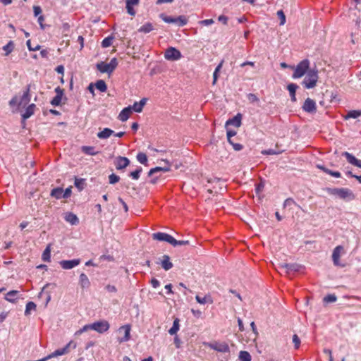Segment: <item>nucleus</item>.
<instances>
[{
  "label": "nucleus",
  "instance_id": "obj_22",
  "mask_svg": "<svg viewBox=\"0 0 361 361\" xmlns=\"http://www.w3.org/2000/svg\"><path fill=\"white\" fill-rule=\"evenodd\" d=\"M160 264H161V267L166 271H168L173 267V264H172V262H171L170 257L167 255H163L162 259H161Z\"/></svg>",
  "mask_w": 361,
  "mask_h": 361
},
{
  "label": "nucleus",
  "instance_id": "obj_18",
  "mask_svg": "<svg viewBox=\"0 0 361 361\" xmlns=\"http://www.w3.org/2000/svg\"><path fill=\"white\" fill-rule=\"evenodd\" d=\"M241 120H242V115L240 113H238L236 116H235L232 118L228 119L226 122V126L232 125L237 128H239L242 123Z\"/></svg>",
  "mask_w": 361,
  "mask_h": 361
},
{
  "label": "nucleus",
  "instance_id": "obj_7",
  "mask_svg": "<svg viewBox=\"0 0 361 361\" xmlns=\"http://www.w3.org/2000/svg\"><path fill=\"white\" fill-rule=\"evenodd\" d=\"M344 253V247L342 245L336 246L332 253L333 263L336 267H344L345 264H341L340 262V257Z\"/></svg>",
  "mask_w": 361,
  "mask_h": 361
},
{
  "label": "nucleus",
  "instance_id": "obj_58",
  "mask_svg": "<svg viewBox=\"0 0 361 361\" xmlns=\"http://www.w3.org/2000/svg\"><path fill=\"white\" fill-rule=\"evenodd\" d=\"M105 289L109 293H116L117 291V288L115 286L108 284L105 286Z\"/></svg>",
  "mask_w": 361,
  "mask_h": 361
},
{
  "label": "nucleus",
  "instance_id": "obj_29",
  "mask_svg": "<svg viewBox=\"0 0 361 361\" xmlns=\"http://www.w3.org/2000/svg\"><path fill=\"white\" fill-rule=\"evenodd\" d=\"M35 108V105L34 104H30L22 114L23 119L26 120L29 118L34 114Z\"/></svg>",
  "mask_w": 361,
  "mask_h": 361
},
{
  "label": "nucleus",
  "instance_id": "obj_30",
  "mask_svg": "<svg viewBox=\"0 0 361 361\" xmlns=\"http://www.w3.org/2000/svg\"><path fill=\"white\" fill-rule=\"evenodd\" d=\"M154 30L153 25L151 23H147L142 25L139 29V32L149 33Z\"/></svg>",
  "mask_w": 361,
  "mask_h": 361
},
{
  "label": "nucleus",
  "instance_id": "obj_14",
  "mask_svg": "<svg viewBox=\"0 0 361 361\" xmlns=\"http://www.w3.org/2000/svg\"><path fill=\"white\" fill-rule=\"evenodd\" d=\"M80 263V259H74L71 260H61L59 262L61 267L63 269H71L79 265Z\"/></svg>",
  "mask_w": 361,
  "mask_h": 361
},
{
  "label": "nucleus",
  "instance_id": "obj_3",
  "mask_svg": "<svg viewBox=\"0 0 361 361\" xmlns=\"http://www.w3.org/2000/svg\"><path fill=\"white\" fill-rule=\"evenodd\" d=\"M325 190L331 195H336L341 199H346L350 198L353 199L354 197L353 193L348 188H326Z\"/></svg>",
  "mask_w": 361,
  "mask_h": 361
},
{
  "label": "nucleus",
  "instance_id": "obj_44",
  "mask_svg": "<svg viewBox=\"0 0 361 361\" xmlns=\"http://www.w3.org/2000/svg\"><path fill=\"white\" fill-rule=\"evenodd\" d=\"M189 240H177L173 237L172 239L171 244L173 247L189 245Z\"/></svg>",
  "mask_w": 361,
  "mask_h": 361
},
{
  "label": "nucleus",
  "instance_id": "obj_45",
  "mask_svg": "<svg viewBox=\"0 0 361 361\" xmlns=\"http://www.w3.org/2000/svg\"><path fill=\"white\" fill-rule=\"evenodd\" d=\"M142 171L141 167H138L135 171L130 173L129 176L135 180H137L140 178V173Z\"/></svg>",
  "mask_w": 361,
  "mask_h": 361
},
{
  "label": "nucleus",
  "instance_id": "obj_41",
  "mask_svg": "<svg viewBox=\"0 0 361 361\" xmlns=\"http://www.w3.org/2000/svg\"><path fill=\"white\" fill-rule=\"evenodd\" d=\"M36 305L35 302L30 301V302H28L27 304H26V307H25V315H28L30 314V312L31 310H35L36 309Z\"/></svg>",
  "mask_w": 361,
  "mask_h": 361
},
{
  "label": "nucleus",
  "instance_id": "obj_21",
  "mask_svg": "<svg viewBox=\"0 0 361 361\" xmlns=\"http://www.w3.org/2000/svg\"><path fill=\"white\" fill-rule=\"evenodd\" d=\"M79 284L82 289L89 288L90 286V281L87 276L82 273L79 277Z\"/></svg>",
  "mask_w": 361,
  "mask_h": 361
},
{
  "label": "nucleus",
  "instance_id": "obj_56",
  "mask_svg": "<svg viewBox=\"0 0 361 361\" xmlns=\"http://www.w3.org/2000/svg\"><path fill=\"white\" fill-rule=\"evenodd\" d=\"M26 44L27 46V48L30 51H37L39 49H40V45L37 44L36 47H32L31 46V41L30 39H28L27 42H26Z\"/></svg>",
  "mask_w": 361,
  "mask_h": 361
},
{
  "label": "nucleus",
  "instance_id": "obj_46",
  "mask_svg": "<svg viewBox=\"0 0 361 361\" xmlns=\"http://www.w3.org/2000/svg\"><path fill=\"white\" fill-rule=\"evenodd\" d=\"M336 300H337V297L336 296V295L329 294L324 298L323 301L324 302L329 303V302H334L336 301Z\"/></svg>",
  "mask_w": 361,
  "mask_h": 361
},
{
  "label": "nucleus",
  "instance_id": "obj_55",
  "mask_svg": "<svg viewBox=\"0 0 361 361\" xmlns=\"http://www.w3.org/2000/svg\"><path fill=\"white\" fill-rule=\"evenodd\" d=\"M247 99L251 103H255L259 102V98L257 97L256 94L250 93L247 95Z\"/></svg>",
  "mask_w": 361,
  "mask_h": 361
},
{
  "label": "nucleus",
  "instance_id": "obj_63",
  "mask_svg": "<svg viewBox=\"0 0 361 361\" xmlns=\"http://www.w3.org/2000/svg\"><path fill=\"white\" fill-rule=\"evenodd\" d=\"M328 174L335 178H340L341 176V174L339 171H334L330 169L328 171Z\"/></svg>",
  "mask_w": 361,
  "mask_h": 361
},
{
  "label": "nucleus",
  "instance_id": "obj_53",
  "mask_svg": "<svg viewBox=\"0 0 361 361\" xmlns=\"http://www.w3.org/2000/svg\"><path fill=\"white\" fill-rule=\"evenodd\" d=\"M293 343H294L295 349L299 348L300 345V339L297 334H294L293 336Z\"/></svg>",
  "mask_w": 361,
  "mask_h": 361
},
{
  "label": "nucleus",
  "instance_id": "obj_15",
  "mask_svg": "<svg viewBox=\"0 0 361 361\" xmlns=\"http://www.w3.org/2000/svg\"><path fill=\"white\" fill-rule=\"evenodd\" d=\"M152 238L159 241H166L171 244L173 236L166 233L157 232L152 234Z\"/></svg>",
  "mask_w": 361,
  "mask_h": 361
},
{
  "label": "nucleus",
  "instance_id": "obj_28",
  "mask_svg": "<svg viewBox=\"0 0 361 361\" xmlns=\"http://www.w3.org/2000/svg\"><path fill=\"white\" fill-rule=\"evenodd\" d=\"M114 133V130L110 128H105L103 130L97 133V137L99 139H106Z\"/></svg>",
  "mask_w": 361,
  "mask_h": 361
},
{
  "label": "nucleus",
  "instance_id": "obj_27",
  "mask_svg": "<svg viewBox=\"0 0 361 361\" xmlns=\"http://www.w3.org/2000/svg\"><path fill=\"white\" fill-rule=\"evenodd\" d=\"M298 86L295 83H290L287 86V89L289 91L291 101L295 102L296 101L295 92Z\"/></svg>",
  "mask_w": 361,
  "mask_h": 361
},
{
  "label": "nucleus",
  "instance_id": "obj_61",
  "mask_svg": "<svg viewBox=\"0 0 361 361\" xmlns=\"http://www.w3.org/2000/svg\"><path fill=\"white\" fill-rule=\"evenodd\" d=\"M200 25L208 26L214 23V20L212 19H206L199 22Z\"/></svg>",
  "mask_w": 361,
  "mask_h": 361
},
{
  "label": "nucleus",
  "instance_id": "obj_6",
  "mask_svg": "<svg viewBox=\"0 0 361 361\" xmlns=\"http://www.w3.org/2000/svg\"><path fill=\"white\" fill-rule=\"evenodd\" d=\"M77 347V344L71 341L63 348L54 350L51 354L48 355V357L53 358L60 355L68 354L70 352V348L75 349Z\"/></svg>",
  "mask_w": 361,
  "mask_h": 361
},
{
  "label": "nucleus",
  "instance_id": "obj_4",
  "mask_svg": "<svg viewBox=\"0 0 361 361\" xmlns=\"http://www.w3.org/2000/svg\"><path fill=\"white\" fill-rule=\"evenodd\" d=\"M160 17L165 23H175L180 27H183L188 23V19L184 16H179L175 18L169 16H166L164 14H161Z\"/></svg>",
  "mask_w": 361,
  "mask_h": 361
},
{
  "label": "nucleus",
  "instance_id": "obj_19",
  "mask_svg": "<svg viewBox=\"0 0 361 361\" xmlns=\"http://www.w3.org/2000/svg\"><path fill=\"white\" fill-rule=\"evenodd\" d=\"M131 114H132V108L130 106H129L128 107L124 108L120 112L118 118L121 121L124 122V121H126L129 118Z\"/></svg>",
  "mask_w": 361,
  "mask_h": 361
},
{
  "label": "nucleus",
  "instance_id": "obj_26",
  "mask_svg": "<svg viewBox=\"0 0 361 361\" xmlns=\"http://www.w3.org/2000/svg\"><path fill=\"white\" fill-rule=\"evenodd\" d=\"M19 292L18 290H10L5 295V300L11 302H16L18 299V295Z\"/></svg>",
  "mask_w": 361,
  "mask_h": 361
},
{
  "label": "nucleus",
  "instance_id": "obj_33",
  "mask_svg": "<svg viewBox=\"0 0 361 361\" xmlns=\"http://www.w3.org/2000/svg\"><path fill=\"white\" fill-rule=\"evenodd\" d=\"M14 47V42L11 40L4 45L2 49L6 52L5 56L9 55L13 51Z\"/></svg>",
  "mask_w": 361,
  "mask_h": 361
},
{
  "label": "nucleus",
  "instance_id": "obj_54",
  "mask_svg": "<svg viewBox=\"0 0 361 361\" xmlns=\"http://www.w3.org/2000/svg\"><path fill=\"white\" fill-rule=\"evenodd\" d=\"M264 188V183L263 182H260L255 186V192L257 195H259L261 192H262L263 189Z\"/></svg>",
  "mask_w": 361,
  "mask_h": 361
},
{
  "label": "nucleus",
  "instance_id": "obj_24",
  "mask_svg": "<svg viewBox=\"0 0 361 361\" xmlns=\"http://www.w3.org/2000/svg\"><path fill=\"white\" fill-rule=\"evenodd\" d=\"M97 68L101 73H111L113 72V71L109 66V64L103 61L98 63L97 64Z\"/></svg>",
  "mask_w": 361,
  "mask_h": 361
},
{
  "label": "nucleus",
  "instance_id": "obj_50",
  "mask_svg": "<svg viewBox=\"0 0 361 361\" xmlns=\"http://www.w3.org/2000/svg\"><path fill=\"white\" fill-rule=\"evenodd\" d=\"M120 180V177L115 173H111L109 176V182L110 184H116Z\"/></svg>",
  "mask_w": 361,
  "mask_h": 361
},
{
  "label": "nucleus",
  "instance_id": "obj_32",
  "mask_svg": "<svg viewBox=\"0 0 361 361\" xmlns=\"http://www.w3.org/2000/svg\"><path fill=\"white\" fill-rule=\"evenodd\" d=\"M179 322H180L179 319H178V318H176L173 320V326L169 330V334L174 335L178 332V331L179 330V328H180Z\"/></svg>",
  "mask_w": 361,
  "mask_h": 361
},
{
  "label": "nucleus",
  "instance_id": "obj_37",
  "mask_svg": "<svg viewBox=\"0 0 361 361\" xmlns=\"http://www.w3.org/2000/svg\"><path fill=\"white\" fill-rule=\"evenodd\" d=\"M170 171L169 167H158L157 166V167L151 169L148 173V176H151L154 175L155 173L160 172V171L166 172V171Z\"/></svg>",
  "mask_w": 361,
  "mask_h": 361
},
{
  "label": "nucleus",
  "instance_id": "obj_40",
  "mask_svg": "<svg viewBox=\"0 0 361 361\" xmlns=\"http://www.w3.org/2000/svg\"><path fill=\"white\" fill-rule=\"evenodd\" d=\"M51 250H50V246H47L46 247V249L44 250L43 253H42V259L43 261L44 262H49L50 261V258H51Z\"/></svg>",
  "mask_w": 361,
  "mask_h": 361
},
{
  "label": "nucleus",
  "instance_id": "obj_48",
  "mask_svg": "<svg viewBox=\"0 0 361 361\" xmlns=\"http://www.w3.org/2000/svg\"><path fill=\"white\" fill-rule=\"evenodd\" d=\"M277 16L280 20V25H283L286 23V16L283 10L277 11Z\"/></svg>",
  "mask_w": 361,
  "mask_h": 361
},
{
  "label": "nucleus",
  "instance_id": "obj_36",
  "mask_svg": "<svg viewBox=\"0 0 361 361\" xmlns=\"http://www.w3.org/2000/svg\"><path fill=\"white\" fill-rule=\"evenodd\" d=\"M81 150L83 153L88 155H95L97 152L95 151V148L92 146H82Z\"/></svg>",
  "mask_w": 361,
  "mask_h": 361
},
{
  "label": "nucleus",
  "instance_id": "obj_57",
  "mask_svg": "<svg viewBox=\"0 0 361 361\" xmlns=\"http://www.w3.org/2000/svg\"><path fill=\"white\" fill-rule=\"evenodd\" d=\"M110 68L114 71L118 66V61L116 58H113L109 63Z\"/></svg>",
  "mask_w": 361,
  "mask_h": 361
},
{
  "label": "nucleus",
  "instance_id": "obj_1",
  "mask_svg": "<svg viewBox=\"0 0 361 361\" xmlns=\"http://www.w3.org/2000/svg\"><path fill=\"white\" fill-rule=\"evenodd\" d=\"M305 75V77L302 82V85L306 89L314 88L317 85L319 78L318 70L317 68L310 69V71Z\"/></svg>",
  "mask_w": 361,
  "mask_h": 361
},
{
  "label": "nucleus",
  "instance_id": "obj_11",
  "mask_svg": "<svg viewBox=\"0 0 361 361\" xmlns=\"http://www.w3.org/2000/svg\"><path fill=\"white\" fill-rule=\"evenodd\" d=\"M279 268L281 269V270L284 269L286 274H290L299 271L300 270L301 266L295 263H283L279 264Z\"/></svg>",
  "mask_w": 361,
  "mask_h": 361
},
{
  "label": "nucleus",
  "instance_id": "obj_42",
  "mask_svg": "<svg viewBox=\"0 0 361 361\" xmlns=\"http://www.w3.org/2000/svg\"><path fill=\"white\" fill-rule=\"evenodd\" d=\"M137 160L142 164H147V155L143 152H139L137 154Z\"/></svg>",
  "mask_w": 361,
  "mask_h": 361
},
{
  "label": "nucleus",
  "instance_id": "obj_51",
  "mask_svg": "<svg viewBox=\"0 0 361 361\" xmlns=\"http://www.w3.org/2000/svg\"><path fill=\"white\" fill-rule=\"evenodd\" d=\"M126 8L127 10V13L132 16H135L136 14V12H135V10L133 8L134 5L130 4L129 3H126Z\"/></svg>",
  "mask_w": 361,
  "mask_h": 361
},
{
  "label": "nucleus",
  "instance_id": "obj_38",
  "mask_svg": "<svg viewBox=\"0 0 361 361\" xmlns=\"http://www.w3.org/2000/svg\"><path fill=\"white\" fill-rule=\"evenodd\" d=\"M239 360L240 361H251L252 357L247 351L241 350L239 353Z\"/></svg>",
  "mask_w": 361,
  "mask_h": 361
},
{
  "label": "nucleus",
  "instance_id": "obj_43",
  "mask_svg": "<svg viewBox=\"0 0 361 361\" xmlns=\"http://www.w3.org/2000/svg\"><path fill=\"white\" fill-rule=\"evenodd\" d=\"M113 39V36H109L107 37H105L102 42V47L104 48L110 47L112 44Z\"/></svg>",
  "mask_w": 361,
  "mask_h": 361
},
{
  "label": "nucleus",
  "instance_id": "obj_9",
  "mask_svg": "<svg viewBox=\"0 0 361 361\" xmlns=\"http://www.w3.org/2000/svg\"><path fill=\"white\" fill-rule=\"evenodd\" d=\"M181 53L174 47L168 48L164 54V57L167 60L176 61L181 58Z\"/></svg>",
  "mask_w": 361,
  "mask_h": 361
},
{
  "label": "nucleus",
  "instance_id": "obj_20",
  "mask_svg": "<svg viewBox=\"0 0 361 361\" xmlns=\"http://www.w3.org/2000/svg\"><path fill=\"white\" fill-rule=\"evenodd\" d=\"M64 219L66 221L70 223L71 225H78L79 224V219L75 214L72 212L66 213L64 216Z\"/></svg>",
  "mask_w": 361,
  "mask_h": 361
},
{
  "label": "nucleus",
  "instance_id": "obj_13",
  "mask_svg": "<svg viewBox=\"0 0 361 361\" xmlns=\"http://www.w3.org/2000/svg\"><path fill=\"white\" fill-rule=\"evenodd\" d=\"M302 109L307 113H314L317 110L315 102L310 98L306 99L302 105Z\"/></svg>",
  "mask_w": 361,
  "mask_h": 361
},
{
  "label": "nucleus",
  "instance_id": "obj_16",
  "mask_svg": "<svg viewBox=\"0 0 361 361\" xmlns=\"http://www.w3.org/2000/svg\"><path fill=\"white\" fill-rule=\"evenodd\" d=\"M342 156L346 158L348 163L361 169V160L357 159L352 154L344 152L342 153Z\"/></svg>",
  "mask_w": 361,
  "mask_h": 361
},
{
  "label": "nucleus",
  "instance_id": "obj_12",
  "mask_svg": "<svg viewBox=\"0 0 361 361\" xmlns=\"http://www.w3.org/2000/svg\"><path fill=\"white\" fill-rule=\"evenodd\" d=\"M130 164V160L127 157L118 156L114 161V165L117 170H123Z\"/></svg>",
  "mask_w": 361,
  "mask_h": 361
},
{
  "label": "nucleus",
  "instance_id": "obj_23",
  "mask_svg": "<svg viewBox=\"0 0 361 361\" xmlns=\"http://www.w3.org/2000/svg\"><path fill=\"white\" fill-rule=\"evenodd\" d=\"M147 101V98H142L139 102H135L133 104V106H131L132 110L137 113L142 112L144 106L146 104Z\"/></svg>",
  "mask_w": 361,
  "mask_h": 361
},
{
  "label": "nucleus",
  "instance_id": "obj_17",
  "mask_svg": "<svg viewBox=\"0 0 361 361\" xmlns=\"http://www.w3.org/2000/svg\"><path fill=\"white\" fill-rule=\"evenodd\" d=\"M55 92L56 93V94L51 101V104L54 106H59L61 104L62 97L63 94V90L61 89L60 87H57L55 89Z\"/></svg>",
  "mask_w": 361,
  "mask_h": 361
},
{
  "label": "nucleus",
  "instance_id": "obj_64",
  "mask_svg": "<svg viewBox=\"0 0 361 361\" xmlns=\"http://www.w3.org/2000/svg\"><path fill=\"white\" fill-rule=\"evenodd\" d=\"M18 102V99L16 96L13 97L10 101H9V105L11 106H16Z\"/></svg>",
  "mask_w": 361,
  "mask_h": 361
},
{
  "label": "nucleus",
  "instance_id": "obj_10",
  "mask_svg": "<svg viewBox=\"0 0 361 361\" xmlns=\"http://www.w3.org/2000/svg\"><path fill=\"white\" fill-rule=\"evenodd\" d=\"M130 329L129 324L123 325L119 328L118 333L123 332V336L118 338V341L120 343L128 341L130 339Z\"/></svg>",
  "mask_w": 361,
  "mask_h": 361
},
{
  "label": "nucleus",
  "instance_id": "obj_5",
  "mask_svg": "<svg viewBox=\"0 0 361 361\" xmlns=\"http://www.w3.org/2000/svg\"><path fill=\"white\" fill-rule=\"evenodd\" d=\"M209 348L221 353H230V348L226 343L214 341L213 343H208L206 344ZM229 355L226 357V360H228Z\"/></svg>",
  "mask_w": 361,
  "mask_h": 361
},
{
  "label": "nucleus",
  "instance_id": "obj_52",
  "mask_svg": "<svg viewBox=\"0 0 361 361\" xmlns=\"http://www.w3.org/2000/svg\"><path fill=\"white\" fill-rule=\"evenodd\" d=\"M228 142H229L230 145H231L233 146V148L235 151H240L243 148V146L241 144L235 143L233 142V140H230V141H228Z\"/></svg>",
  "mask_w": 361,
  "mask_h": 361
},
{
  "label": "nucleus",
  "instance_id": "obj_59",
  "mask_svg": "<svg viewBox=\"0 0 361 361\" xmlns=\"http://www.w3.org/2000/svg\"><path fill=\"white\" fill-rule=\"evenodd\" d=\"M226 135L228 141H230V140H232V137L236 135V132L235 130L228 129Z\"/></svg>",
  "mask_w": 361,
  "mask_h": 361
},
{
  "label": "nucleus",
  "instance_id": "obj_35",
  "mask_svg": "<svg viewBox=\"0 0 361 361\" xmlns=\"http://www.w3.org/2000/svg\"><path fill=\"white\" fill-rule=\"evenodd\" d=\"M94 85L102 92H105L107 90L106 84L103 80H97Z\"/></svg>",
  "mask_w": 361,
  "mask_h": 361
},
{
  "label": "nucleus",
  "instance_id": "obj_49",
  "mask_svg": "<svg viewBox=\"0 0 361 361\" xmlns=\"http://www.w3.org/2000/svg\"><path fill=\"white\" fill-rule=\"evenodd\" d=\"M88 330H92V324L85 325L82 328H81L79 330H78L75 333V336H79V335L82 334V333H84V332H85V331H87Z\"/></svg>",
  "mask_w": 361,
  "mask_h": 361
},
{
  "label": "nucleus",
  "instance_id": "obj_62",
  "mask_svg": "<svg viewBox=\"0 0 361 361\" xmlns=\"http://www.w3.org/2000/svg\"><path fill=\"white\" fill-rule=\"evenodd\" d=\"M71 195V188H68L65 190H63V198H68Z\"/></svg>",
  "mask_w": 361,
  "mask_h": 361
},
{
  "label": "nucleus",
  "instance_id": "obj_8",
  "mask_svg": "<svg viewBox=\"0 0 361 361\" xmlns=\"http://www.w3.org/2000/svg\"><path fill=\"white\" fill-rule=\"evenodd\" d=\"M109 323L106 320H100L92 324V330L103 334L109 329Z\"/></svg>",
  "mask_w": 361,
  "mask_h": 361
},
{
  "label": "nucleus",
  "instance_id": "obj_34",
  "mask_svg": "<svg viewBox=\"0 0 361 361\" xmlns=\"http://www.w3.org/2000/svg\"><path fill=\"white\" fill-rule=\"evenodd\" d=\"M51 196L55 197L56 199L63 198V188H56L51 190Z\"/></svg>",
  "mask_w": 361,
  "mask_h": 361
},
{
  "label": "nucleus",
  "instance_id": "obj_47",
  "mask_svg": "<svg viewBox=\"0 0 361 361\" xmlns=\"http://www.w3.org/2000/svg\"><path fill=\"white\" fill-rule=\"evenodd\" d=\"M357 117H359L358 110H351L348 112V114L345 118V119H348V118H357Z\"/></svg>",
  "mask_w": 361,
  "mask_h": 361
},
{
  "label": "nucleus",
  "instance_id": "obj_2",
  "mask_svg": "<svg viewBox=\"0 0 361 361\" xmlns=\"http://www.w3.org/2000/svg\"><path fill=\"white\" fill-rule=\"evenodd\" d=\"M310 61L308 59H303L299 62L294 68V72L292 75L293 79L300 78L304 76L311 69L310 68Z\"/></svg>",
  "mask_w": 361,
  "mask_h": 361
},
{
  "label": "nucleus",
  "instance_id": "obj_39",
  "mask_svg": "<svg viewBox=\"0 0 361 361\" xmlns=\"http://www.w3.org/2000/svg\"><path fill=\"white\" fill-rule=\"evenodd\" d=\"M75 186L80 190H82L85 185V180L84 178H75Z\"/></svg>",
  "mask_w": 361,
  "mask_h": 361
},
{
  "label": "nucleus",
  "instance_id": "obj_25",
  "mask_svg": "<svg viewBox=\"0 0 361 361\" xmlns=\"http://www.w3.org/2000/svg\"><path fill=\"white\" fill-rule=\"evenodd\" d=\"M30 85H27L26 87L25 91L23 92V94L21 97L20 102L18 104L19 105H20L22 103L27 104V103L30 102Z\"/></svg>",
  "mask_w": 361,
  "mask_h": 361
},
{
  "label": "nucleus",
  "instance_id": "obj_31",
  "mask_svg": "<svg viewBox=\"0 0 361 361\" xmlns=\"http://www.w3.org/2000/svg\"><path fill=\"white\" fill-rule=\"evenodd\" d=\"M195 299L197 302L200 304H206L207 302L212 303L213 300H212L211 297L209 295H204V297L196 295Z\"/></svg>",
  "mask_w": 361,
  "mask_h": 361
},
{
  "label": "nucleus",
  "instance_id": "obj_60",
  "mask_svg": "<svg viewBox=\"0 0 361 361\" xmlns=\"http://www.w3.org/2000/svg\"><path fill=\"white\" fill-rule=\"evenodd\" d=\"M293 204H296V202L294 201L293 199L292 198H287L284 202H283V207H288V206H290Z\"/></svg>",
  "mask_w": 361,
  "mask_h": 361
}]
</instances>
